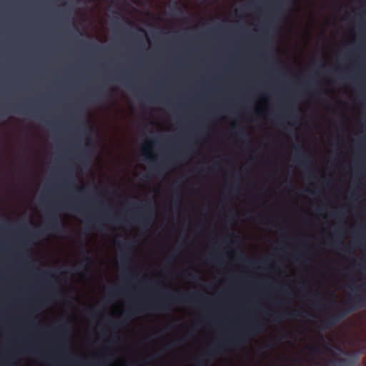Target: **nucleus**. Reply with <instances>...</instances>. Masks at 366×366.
<instances>
[{"instance_id": "nucleus-59", "label": "nucleus", "mask_w": 366, "mask_h": 366, "mask_svg": "<svg viewBox=\"0 0 366 366\" xmlns=\"http://www.w3.org/2000/svg\"><path fill=\"white\" fill-rule=\"evenodd\" d=\"M204 168H202V169H200V172H204Z\"/></svg>"}, {"instance_id": "nucleus-36", "label": "nucleus", "mask_w": 366, "mask_h": 366, "mask_svg": "<svg viewBox=\"0 0 366 366\" xmlns=\"http://www.w3.org/2000/svg\"><path fill=\"white\" fill-rule=\"evenodd\" d=\"M121 17L123 18L122 16H121ZM119 19H120V16L114 17V23L115 25H117V26L120 25Z\"/></svg>"}, {"instance_id": "nucleus-47", "label": "nucleus", "mask_w": 366, "mask_h": 366, "mask_svg": "<svg viewBox=\"0 0 366 366\" xmlns=\"http://www.w3.org/2000/svg\"><path fill=\"white\" fill-rule=\"evenodd\" d=\"M157 357V354H153V355H150V357H151L152 359H155Z\"/></svg>"}, {"instance_id": "nucleus-29", "label": "nucleus", "mask_w": 366, "mask_h": 366, "mask_svg": "<svg viewBox=\"0 0 366 366\" xmlns=\"http://www.w3.org/2000/svg\"><path fill=\"white\" fill-rule=\"evenodd\" d=\"M235 135L237 137H245V132L243 129H239V131H237L234 132Z\"/></svg>"}, {"instance_id": "nucleus-42", "label": "nucleus", "mask_w": 366, "mask_h": 366, "mask_svg": "<svg viewBox=\"0 0 366 366\" xmlns=\"http://www.w3.org/2000/svg\"><path fill=\"white\" fill-rule=\"evenodd\" d=\"M351 247H344L342 248V250L345 252H351V249H350Z\"/></svg>"}, {"instance_id": "nucleus-9", "label": "nucleus", "mask_w": 366, "mask_h": 366, "mask_svg": "<svg viewBox=\"0 0 366 366\" xmlns=\"http://www.w3.org/2000/svg\"><path fill=\"white\" fill-rule=\"evenodd\" d=\"M340 321L337 318V317L335 315V314H333L329 317H327L326 319H325L322 321V329L323 330H325L328 328L330 326H333L340 322Z\"/></svg>"}, {"instance_id": "nucleus-15", "label": "nucleus", "mask_w": 366, "mask_h": 366, "mask_svg": "<svg viewBox=\"0 0 366 366\" xmlns=\"http://www.w3.org/2000/svg\"><path fill=\"white\" fill-rule=\"evenodd\" d=\"M84 202H81L80 205H76V206H71V205H68V206H66L65 207H67L70 209H73L76 212H82L84 209Z\"/></svg>"}, {"instance_id": "nucleus-3", "label": "nucleus", "mask_w": 366, "mask_h": 366, "mask_svg": "<svg viewBox=\"0 0 366 366\" xmlns=\"http://www.w3.org/2000/svg\"><path fill=\"white\" fill-rule=\"evenodd\" d=\"M363 286L364 285L355 286L353 283L350 285L351 291L349 292L348 298L345 304L350 305V307L345 308L335 313L340 321L352 311H356L366 306V289H364Z\"/></svg>"}, {"instance_id": "nucleus-13", "label": "nucleus", "mask_w": 366, "mask_h": 366, "mask_svg": "<svg viewBox=\"0 0 366 366\" xmlns=\"http://www.w3.org/2000/svg\"><path fill=\"white\" fill-rule=\"evenodd\" d=\"M81 252L84 257V259L81 262H86V263H89L91 259L89 257V251L83 244L81 245Z\"/></svg>"}, {"instance_id": "nucleus-57", "label": "nucleus", "mask_w": 366, "mask_h": 366, "mask_svg": "<svg viewBox=\"0 0 366 366\" xmlns=\"http://www.w3.org/2000/svg\"><path fill=\"white\" fill-rule=\"evenodd\" d=\"M126 86H127L128 87H131V85L129 83L127 84Z\"/></svg>"}, {"instance_id": "nucleus-22", "label": "nucleus", "mask_w": 366, "mask_h": 366, "mask_svg": "<svg viewBox=\"0 0 366 366\" xmlns=\"http://www.w3.org/2000/svg\"><path fill=\"white\" fill-rule=\"evenodd\" d=\"M89 155V152L86 149H82L80 153V159L83 161L84 159H87Z\"/></svg>"}, {"instance_id": "nucleus-11", "label": "nucleus", "mask_w": 366, "mask_h": 366, "mask_svg": "<svg viewBox=\"0 0 366 366\" xmlns=\"http://www.w3.org/2000/svg\"><path fill=\"white\" fill-rule=\"evenodd\" d=\"M52 331L62 335L66 334L68 332V325L66 322H64L59 326L54 327Z\"/></svg>"}, {"instance_id": "nucleus-17", "label": "nucleus", "mask_w": 366, "mask_h": 366, "mask_svg": "<svg viewBox=\"0 0 366 366\" xmlns=\"http://www.w3.org/2000/svg\"><path fill=\"white\" fill-rule=\"evenodd\" d=\"M102 89H98L92 94L91 99L92 101L99 100L102 97Z\"/></svg>"}, {"instance_id": "nucleus-37", "label": "nucleus", "mask_w": 366, "mask_h": 366, "mask_svg": "<svg viewBox=\"0 0 366 366\" xmlns=\"http://www.w3.org/2000/svg\"><path fill=\"white\" fill-rule=\"evenodd\" d=\"M317 296H318L317 293L313 294V295H312L313 297H315L317 299L315 303L314 304L315 306L319 305V303H320V300L317 299Z\"/></svg>"}, {"instance_id": "nucleus-62", "label": "nucleus", "mask_w": 366, "mask_h": 366, "mask_svg": "<svg viewBox=\"0 0 366 366\" xmlns=\"http://www.w3.org/2000/svg\"><path fill=\"white\" fill-rule=\"evenodd\" d=\"M365 285H366V283Z\"/></svg>"}, {"instance_id": "nucleus-31", "label": "nucleus", "mask_w": 366, "mask_h": 366, "mask_svg": "<svg viewBox=\"0 0 366 366\" xmlns=\"http://www.w3.org/2000/svg\"><path fill=\"white\" fill-rule=\"evenodd\" d=\"M40 233L38 232H30L28 233V237H39L40 236Z\"/></svg>"}, {"instance_id": "nucleus-38", "label": "nucleus", "mask_w": 366, "mask_h": 366, "mask_svg": "<svg viewBox=\"0 0 366 366\" xmlns=\"http://www.w3.org/2000/svg\"><path fill=\"white\" fill-rule=\"evenodd\" d=\"M189 278L192 280H197V276L192 273L189 274Z\"/></svg>"}, {"instance_id": "nucleus-26", "label": "nucleus", "mask_w": 366, "mask_h": 366, "mask_svg": "<svg viewBox=\"0 0 366 366\" xmlns=\"http://www.w3.org/2000/svg\"><path fill=\"white\" fill-rule=\"evenodd\" d=\"M282 0H277L275 2H274V9L275 10L277 11H279L282 8Z\"/></svg>"}, {"instance_id": "nucleus-20", "label": "nucleus", "mask_w": 366, "mask_h": 366, "mask_svg": "<svg viewBox=\"0 0 366 366\" xmlns=\"http://www.w3.org/2000/svg\"><path fill=\"white\" fill-rule=\"evenodd\" d=\"M308 349L310 350V352L312 355H317L320 352V347L315 345H312L308 347Z\"/></svg>"}, {"instance_id": "nucleus-46", "label": "nucleus", "mask_w": 366, "mask_h": 366, "mask_svg": "<svg viewBox=\"0 0 366 366\" xmlns=\"http://www.w3.org/2000/svg\"><path fill=\"white\" fill-rule=\"evenodd\" d=\"M293 258H294V259H295V262H298V260H299L298 255L295 254V255L293 256Z\"/></svg>"}, {"instance_id": "nucleus-45", "label": "nucleus", "mask_w": 366, "mask_h": 366, "mask_svg": "<svg viewBox=\"0 0 366 366\" xmlns=\"http://www.w3.org/2000/svg\"><path fill=\"white\" fill-rule=\"evenodd\" d=\"M122 291V289H121V288H115L114 290V292H120Z\"/></svg>"}, {"instance_id": "nucleus-23", "label": "nucleus", "mask_w": 366, "mask_h": 366, "mask_svg": "<svg viewBox=\"0 0 366 366\" xmlns=\"http://www.w3.org/2000/svg\"><path fill=\"white\" fill-rule=\"evenodd\" d=\"M65 182L67 186L72 187L74 185L75 179L74 177H69L66 179Z\"/></svg>"}, {"instance_id": "nucleus-33", "label": "nucleus", "mask_w": 366, "mask_h": 366, "mask_svg": "<svg viewBox=\"0 0 366 366\" xmlns=\"http://www.w3.org/2000/svg\"><path fill=\"white\" fill-rule=\"evenodd\" d=\"M196 366H207V365L203 359H199Z\"/></svg>"}, {"instance_id": "nucleus-28", "label": "nucleus", "mask_w": 366, "mask_h": 366, "mask_svg": "<svg viewBox=\"0 0 366 366\" xmlns=\"http://www.w3.org/2000/svg\"><path fill=\"white\" fill-rule=\"evenodd\" d=\"M208 260H209L210 262H217V263H219V264L221 263L220 259L216 258V257H213L212 255H210L208 257Z\"/></svg>"}, {"instance_id": "nucleus-41", "label": "nucleus", "mask_w": 366, "mask_h": 366, "mask_svg": "<svg viewBox=\"0 0 366 366\" xmlns=\"http://www.w3.org/2000/svg\"><path fill=\"white\" fill-rule=\"evenodd\" d=\"M286 110L288 113H291L292 112V107L290 104H287Z\"/></svg>"}, {"instance_id": "nucleus-30", "label": "nucleus", "mask_w": 366, "mask_h": 366, "mask_svg": "<svg viewBox=\"0 0 366 366\" xmlns=\"http://www.w3.org/2000/svg\"><path fill=\"white\" fill-rule=\"evenodd\" d=\"M332 215L337 218H339V219H342L343 218V213L338 211V212H333L332 213Z\"/></svg>"}, {"instance_id": "nucleus-35", "label": "nucleus", "mask_w": 366, "mask_h": 366, "mask_svg": "<svg viewBox=\"0 0 366 366\" xmlns=\"http://www.w3.org/2000/svg\"><path fill=\"white\" fill-rule=\"evenodd\" d=\"M40 275L41 277L43 278H45V279H47L49 276V272H46V271H43L40 273Z\"/></svg>"}, {"instance_id": "nucleus-19", "label": "nucleus", "mask_w": 366, "mask_h": 366, "mask_svg": "<svg viewBox=\"0 0 366 366\" xmlns=\"http://www.w3.org/2000/svg\"><path fill=\"white\" fill-rule=\"evenodd\" d=\"M109 326L111 328H112L114 330H118L124 324V322L122 321L121 322H114V321H109Z\"/></svg>"}, {"instance_id": "nucleus-40", "label": "nucleus", "mask_w": 366, "mask_h": 366, "mask_svg": "<svg viewBox=\"0 0 366 366\" xmlns=\"http://www.w3.org/2000/svg\"><path fill=\"white\" fill-rule=\"evenodd\" d=\"M89 45L91 47H92V48H95V49H102V46H99V45H97V44H93V43H92V44L91 43V44H89Z\"/></svg>"}, {"instance_id": "nucleus-32", "label": "nucleus", "mask_w": 366, "mask_h": 366, "mask_svg": "<svg viewBox=\"0 0 366 366\" xmlns=\"http://www.w3.org/2000/svg\"><path fill=\"white\" fill-rule=\"evenodd\" d=\"M337 237H339V238H338V239H339L338 242L341 244V243L342 242V239H343V234H342V232L340 230V231H338V232H337Z\"/></svg>"}, {"instance_id": "nucleus-48", "label": "nucleus", "mask_w": 366, "mask_h": 366, "mask_svg": "<svg viewBox=\"0 0 366 366\" xmlns=\"http://www.w3.org/2000/svg\"><path fill=\"white\" fill-rule=\"evenodd\" d=\"M5 114H4V113L3 112V111H0V117H4V116H5Z\"/></svg>"}, {"instance_id": "nucleus-43", "label": "nucleus", "mask_w": 366, "mask_h": 366, "mask_svg": "<svg viewBox=\"0 0 366 366\" xmlns=\"http://www.w3.org/2000/svg\"><path fill=\"white\" fill-rule=\"evenodd\" d=\"M174 345H175V344H174V342H171V343L168 344V345L165 347V350H167V349H169V348H170V347H174Z\"/></svg>"}, {"instance_id": "nucleus-24", "label": "nucleus", "mask_w": 366, "mask_h": 366, "mask_svg": "<svg viewBox=\"0 0 366 366\" xmlns=\"http://www.w3.org/2000/svg\"><path fill=\"white\" fill-rule=\"evenodd\" d=\"M37 354L40 355L41 356H45V357L49 360L51 361L53 360V357L50 355L49 352H45L44 351H41L40 352H36Z\"/></svg>"}, {"instance_id": "nucleus-54", "label": "nucleus", "mask_w": 366, "mask_h": 366, "mask_svg": "<svg viewBox=\"0 0 366 366\" xmlns=\"http://www.w3.org/2000/svg\"><path fill=\"white\" fill-rule=\"evenodd\" d=\"M335 304V301H332L331 303H330V306H332Z\"/></svg>"}, {"instance_id": "nucleus-16", "label": "nucleus", "mask_w": 366, "mask_h": 366, "mask_svg": "<svg viewBox=\"0 0 366 366\" xmlns=\"http://www.w3.org/2000/svg\"><path fill=\"white\" fill-rule=\"evenodd\" d=\"M171 10L173 13H177L179 15L184 14V10L182 7L179 6L177 3L172 7H171Z\"/></svg>"}, {"instance_id": "nucleus-1", "label": "nucleus", "mask_w": 366, "mask_h": 366, "mask_svg": "<svg viewBox=\"0 0 366 366\" xmlns=\"http://www.w3.org/2000/svg\"><path fill=\"white\" fill-rule=\"evenodd\" d=\"M262 330L263 324L262 322L252 320L234 335L224 337L221 342L208 348L204 355L209 358H214L217 354L224 350V347L242 346L247 343L250 337L257 335Z\"/></svg>"}, {"instance_id": "nucleus-8", "label": "nucleus", "mask_w": 366, "mask_h": 366, "mask_svg": "<svg viewBox=\"0 0 366 366\" xmlns=\"http://www.w3.org/2000/svg\"><path fill=\"white\" fill-rule=\"evenodd\" d=\"M294 161L301 166L309 167L312 163L310 158L303 152H298L294 157Z\"/></svg>"}, {"instance_id": "nucleus-10", "label": "nucleus", "mask_w": 366, "mask_h": 366, "mask_svg": "<svg viewBox=\"0 0 366 366\" xmlns=\"http://www.w3.org/2000/svg\"><path fill=\"white\" fill-rule=\"evenodd\" d=\"M86 122H87V127L82 128L81 132L83 134L89 135V137L86 139V147H89V148H93L94 144L93 139H92V137L90 136H91L92 133L94 132V129L89 124V122L88 121Z\"/></svg>"}, {"instance_id": "nucleus-53", "label": "nucleus", "mask_w": 366, "mask_h": 366, "mask_svg": "<svg viewBox=\"0 0 366 366\" xmlns=\"http://www.w3.org/2000/svg\"><path fill=\"white\" fill-rule=\"evenodd\" d=\"M157 171V168H152V172H156Z\"/></svg>"}, {"instance_id": "nucleus-60", "label": "nucleus", "mask_w": 366, "mask_h": 366, "mask_svg": "<svg viewBox=\"0 0 366 366\" xmlns=\"http://www.w3.org/2000/svg\"><path fill=\"white\" fill-rule=\"evenodd\" d=\"M107 220H109V222H112V219H110V218H108V219H107Z\"/></svg>"}, {"instance_id": "nucleus-39", "label": "nucleus", "mask_w": 366, "mask_h": 366, "mask_svg": "<svg viewBox=\"0 0 366 366\" xmlns=\"http://www.w3.org/2000/svg\"><path fill=\"white\" fill-rule=\"evenodd\" d=\"M324 347L325 350H327V351L329 352H332V349H331V347L330 345L328 344V343H325V345H324Z\"/></svg>"}, {"instance_id": "nucleus-4", "label": "nucleus", "mask_w": 366, "mask_h": 366, "mask_svg": "<svg viewBox=\"0 0 366 366\" xmlns=\"http://www.w3.org/2000/svg\"><path fill=\"white\" fill-rule=\"evenodd\" d=\"M346 355L348 357L330 360L328 366H356L360 360V352L358 350L348 351Z\"/></svg>"}, {"instance_id": "nucleus-7", "label": "nucleus", "mask_w": 366, "mask_h": 366, "mask_svg": "<svg viewBox=\"0 0 366 366\" xmlns=\"http://www.w3.org/2000/svg\"><path fill=\"white\" fill-rule=\"evenodd\" d=\"M304 313H305L304 311L293 310V311H290V312L285 311L282 314L272 312V313H269V315H274V320L277 322H280L286 318H291V317H302Z\"/></svg>"}, {"instance_id": "nucleus-21", "label": "nucleus", "mask_w": 366, "mask_h": 366, "mask_svg": "<svg viewBox=\"0 0 366 366\" xmlns=\"http://www.w3.org/2000/svg\"><path fill=\"white\" fill-rule=\"evenodd\" d=\"M130 258L127 255L126 252L123 253L121 257V262L122 264H129L130 263Z\"/></svg>"}, {"instance_id": "nucleus-34", "label": "nucleus", "mask_w": 366, "mask_h": 366, "mask_svg": "<svg viewBox=\"0 0 366 366\" xmlns=\"http://www.w3.org/2000/svg\"><path fill=\"white\" fill-rule=\"evenodd\" d=\"M144 152L145 154V156L149 158L151 161H154L155 160V157L153 156V155H147V149L146 148H144Z\"/></svg>"}, {"instance_id": "nucleus-6", "label": "nucleus", "mask_w": 366, "mask_h": 366, "mask_svg": "<svg viewBox=\"0 0 366 366\" xmlns=\"http://www.w3.org/2000/svg\"><path fill=\"white\" fill-rule=\"evenodd\" d=\"M61 222L54 211H49L47 214L46 227L47 229L58 232L61 228Z\"/></svg>"}, {"instance_id": "nucleus-52", "label": "nucleus", "mask_w": 366, "mask_h": 366, "mask_svg": "<svg viewBox=\"0 0 366 366\" xmlns=\"http://www.w3.org/2000/svg\"><path fill=\"white\" fill-rule=\"evenodd\" d=\"M267 262H268V259H264V260L262 261V262H263L264 264H267Z\"/></svg>"}, {"instance_id": "nucleus-58", "label": "nucleus", "mask_w": 366, "mask_h": 366, "mask_svg": "<svg viewBox=\"0 0 366 366\" xmlns=\"http://www.w3.org/2000/svg\"><path fill=\"white\" fill-rule=\"evenodd\" d=\"M144 97H148V94H144Z\"/></svg>"}, {"instance_id": "nucleus-49", "label": "nucleus", "mask_w": 366, "mask_h": 366, "mask_svg": "<svg viewBox=\"0 0 366 366\" xmlns=\"http://www.w3.org/2000/svg\"><path fill=\"white\" fill-rule=\"evenodd\" d=\"M353 197H356V193L355 192H352L351 194V198H353Z\"/></svg>"}, {"instance_id": "nucleus-2", "label": "nucleus", "mask_w": 366, "mask_h": 366, "mask_svg": "<svg viewBox=\"0 0 366 366\" xmlns=\"http://www.w3.org/2000/svg\"><path fill=\"white\" fill-rule=\"evenodd\" d=\"M199 294H198L199 295ZM197 294H194L189 297L187 294L178 293L174 295L166 293L164 298L155 302H138L133 305V310L137 313H142L146 310H159L166 311L170 309V303L174 302H192Z\"/></svg>"}, {"instance_id": "nucleus-25", "label": "nucleus", "mask_w": 366, "mask_h": 366, "mask_svg": "<svg viewBox=\"0 0 366 366\" xmlns=\"http://www.w3.org/2000/svg\"><path fill=\"white\" fill-rule=\"evenodd\" d=\"M85 219H86V223H88V224H92L94 225L95 223H97V224L99 223V220L91 219V218L88 217L87 216H85Z\"/></svg>"}, {"instance_id": "nucleus-51", "label": "nucleus", "mask_w": 366, "mask_h": 366, "mask_svg": "<svg viewBox=\"0 0 366 366\" xmlns=\"http://www.w3.org/2000/svg\"><path fill=\"white\" fill-rule=\"evenodd\" d=\"M155 142H155V140H150V141H149V144H150L151 145H152V144H155Z\"/></svg>"}, {"instance_id": "nucleus-14", "label": "nucleus", "mask_w": 366, "mask_h": 366, "mask_svg": "<svg viewBox=\"0 0 366 366\" xmlns=\"http://www.w3.org/2000/svg\"><path fill=\"white\" fill-rule=\"evenodd\" d=\"M118 247L120 249H131L133 246L129 242H117Z\"/></svg>"}, {"instance_id": "nucleus-61", "label": "nucleus", "mask_w": 366, "mask_h": 366, "mask_svg": "<svg viewBox=\"0 0 366 366\" xmlns=\"http://www.w3.org/2000/svg\"><path fill=\"white\" fill-rule=\"evenodd\" d=\"M81 43L84 44V43H85V41H83V40H81Z\"/></svg>"}, {"instance_id": "nucleus-12", "label": "nucleus", "mask_w": 366, "mask_h": 366, "mask_svg": "<svg viewBox=\"0 0 366 366\" xmlns=\"http://www.w3.org/2000/svg\"><path fill=\"white\" fill-rule=\"evenodd\" d=\"M12 112L16 113H23V114H29L28 111L20 104H12L11 105Z\"/></svg>"}, {"instance_id": "nucleus-55", "label": "nucleus", "mask_w": 366, "mask_h": 366, "mask_svg": "<svg viewBox=\"0 0 366 366\" xmlns=\"http://www.w3.org/2000/svg\"><path fill=\"white\" fill-rule=\"evenodd\" d=\"M140 31H141L142 32H143L144 34H145V33H146V32H145V30H144V29H140Z\"/></svg>"}, {"instance_id": "nucleus-44", "label": "nucleus", "mask_w": 366, "mask_h": 366, "mask_svg": "<svg viewBox=\"0 0 366 366\" xmlns=\"http://www.w3.org/2000/svg\"><path fill=\"white\" fill-rule=\"evenodd\" d=\"M84 189H85V187L84 186H81V187H77V190L79 192H83L84 190Z\"/></svg>"}, {"instance_id": "nucleus-27", "label": "nucleus", "mask_w": 366, "mask_h": 366, "mask_svg": "<svg viewBox=\"0 0 366 366\" xmlns=\"http://www.w3.org/2000/svg\"><path fill=\"white\" fill-rule=\"evenodd\" d=\"M66 350V345L64 342H61L59 345V352L62 354Z\"/></svg>"}, {"instance_id": "nucleus-5", "label": "nucleus", "mask_w": 366, "mask_h": 366, "mask_svg": "<svg viewBox=\"0 0 366 366\" xmlns=\"http://www.w3.org/2000/svg\"><path fill=\"white\" fill-rule=\"evenodd\" d=\"M144 211L138 214L137 219L138 223L144 228L148 227L152 223L153 209L150 203H147L143 207Z\"/></svg>"}, {"instance_id": "nucleus-18", "label": "nucleus", "mask_w": 366, "mask_h": 366, "mask_svg": "<svg viewBox=\"0 0 366 366\" xmlns=\"http://www.w3.org/2000/svg\"><path fill=\"white\" fill-rule=\"evenodd\" d=\"M239 260L241 262H243V263H247L249 264V266L251 267H254V265L256 264V262H254V261H251L249 260V259H247L245 256L244 255H242L241 257L239 258Z\"/></svg>"}, {"instance_id": "nucleus-50", "label": "nucleus", "mask_w": 366, "mask_h": 366, "mask_svg": "<svg viewBox=\"0 0 366 366\" xmlns=\"http://www.w3.org/2000/svg\"><path fill=\"white\" fill-rule=\"evenodd\" d=\"M174 257H175L174 255L171 256L170 258L168 259V261H171V260L174 259Z\"/></svg>"}, {"instance_id": "nucleus-56", "label": "nucleus", "mask_w": 366, "mask_h": 366, "mask_svg": "<svg viewBox=\"0 0 366 366\" xmlns=\"http://www.w3.org/2000/svg\"><path fill=\"white\" fill-rule=\"evenodd\" d=\"M46 123L47 125H51V123L50 122H46Z\"/></svg>"}]
</instances>
